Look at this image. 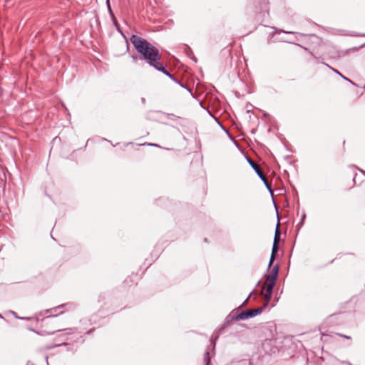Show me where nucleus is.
<instances>
[{"label": "nucleus", "instance_id": "nucleus-2", "mask_svg": "<svg viewBox=\"0 0 365 365\" xmlns=\"http://www.w3.org/2000/svg\"><path fill=\"white\" fill-rule=\"evenodd\" d=\"M273 271L274 272L272 274L267 276L262 290V294L264 296L266 302L265 306L269 303L271 299L272 290L277 276L278 268H274Z\"/></svg>", "mask_w": 365, "mask_h": 365}, {"label": "nucleus", "instance_id": "nucleus-11", "mask_svg": "<svg viewBox=\"0 0 365 365\" xmlns=\"http://www.w3.org/2000/svg\"><path fill=\"white\" fill-rule=\"evenodd\" d=\"M18 319H29V318H24V317H18Z\"/></svg>", "mask_w": 365, "mask_h": 365}, {"label": "nucleus", "instance_id": "nucleus-3", "mask_svg": "<svg viewBox=\"0 0 365 365\" xmlns=\"http://www.w3.org/2000/svg\"><path fill=\"white\" fill-rule=\"evenodd\" d=\"M53 322L47 319L43 320L40 331H36L33 329H29L30 331L38 335L45 336L53 334L55 332L60 331L61 329L56 326H53Z\"/></svg>", "mask_w": 365, "mask_h": 365}, {"label": "nucleus", "instance_id": "nucleus-10", "mask_svg": "<svg viewBox=\"0 0 365 365\" xmlns=\"http://www.w3.org/2000/svg\"><path fill=\"white\" fill-rule=\"evenodd\" d=\"M341 336H343V337H344V338H346V339H350V337H349V336H346V335H341Z\"/></svg>", "mask_w": 365, "mask_h": 365}, {"label": "nucleus", "instance_id": "nucleus-8", "mask_svg": "<svg viewBox=\"0 0 365 365\" xmlns=\"http://www.w3.org/2000/svg\"><path fill=\"white\" fill-rule=\"evenodd\" d=\"M259 178H260V179L263 181V182L264 183V185H266V187H267L269 190H270L269 186V184H268V182H267V178H266L265 175H263V176L259 177Z\"/></svg>", "mask_w": 365, "mask_h": 365}, {"label": "nucleus", "instance_id": "nucleus-14", "mask_svg": "<svg viewBox=\"0 0 365 365\" xmlns=\"http://www.w3.org/2000/svg\"><path fill=\"white\" fill-rule=\"evenodd\" d=\"M0 318H3L2 315L0 314Z\"/></svg>", "mask_w": 365, "mask_h": 365}, {"label": "nucleus", "instance_id": "nucleus-13", "mask_svg": "<svg viewBox=\"0 0 365 365\" xmlns=\"http://www.w3.org/2000/svg\"><path fill=\"white\" fill-rule=\"evenodd\" d=\"M246 159H247V160H251V158H248V157H246Z\"/></svg>", "mask_w": 365, "mask_h": 365}, {"label": "nucleus", "instance_id": "nucleus-6", "mask_svg": "<svg viewBox=\"0 0 365 365\" xmlns=\"http://www.w3.org/2000/svg\"><path fill=\"white\" fill-rule=\"evenodd\" d=\"M278 246H279V243H274L273 242L272 249V254H271V257H270V260H269V266H271V264H272L273 261L274 260L275 255H276V253L278 251Z\"/></svg>", "mask_w": 365, "mask_h": 365}, {"label": "nucleus", "instance_id": "nucleus-5", "mask_svg": "<svg viewBox=\"0 0 365 365\" xmlns=\"http://www.w3.org/2000/svg\"><path fill=\"white\" fill-rule=\"evenodd\" d=\"M248 163L252 167V168L255 170L256 173L257 174V175L259 177L263 176L264 174H263L261 168H259V165H257L256 163V161H248Z\"/></svg>", "mask_w": 365, "mask_h": 365}, {"label": "nucleus", "instance_id": "nucleus-7", "mask_svg": "<svg viewBox=\"0 0 365 365\" xmlns=\"http://www.w3.org/2000/svg\"><path fill=\"white\" fill-rule=\"evenodd\" d=\"M280 230L279 229V225H277V228L275 230L274 232V243H279L280 240Z\"/></svg>", "mask_w": 365, "mask_h": 365}, {"label": "nucleus", "instance_id": "nucleus-12", "mask_svg": "<svg viewBox=\"0 0 365 365\" xmlns=\"http://www.w3.org/2000/svg\"><path fill=\"white\" fill-rule=\"evenodd\" d=\"M248 299H249V298H247V299L245 301L244 304H246V303L247 302Z\"/></svg>", "mask_w": 365, "mask_h": 365}, {"label": "nucleus", "instance_id": "nucleus-1", "mask_svg": "<svg viewBox=\"0 0 365 365\" xmlns=\"http://www.w3.org/2000/svg\"><path fill=\"white\" fill-rule=\"evenodd\" d=\"M130 40L137 51L143 56V58L150 66L158 71H162L167 76H170V73L165 69L160 62L162 56L158 48L145 39L136 35H133Z\"/></svg>", "mask_w": 365, "mask_h": 365}, {"label": "nucleus", "instance_id": "nucleus-9", "mask_svg": "<svg viewBox=\"0 0 365 365\" xmlns=\"http://www.w3.org/2000/svg\"><path fill=\"white\" fill-rule=\"evenodd\" d=\"M205 361L206 365H208L209 362H210L209 353L208 352H206V354H205Z\"/></svg>", "mask_w": 365, "mask_h": 365}, {"label": "nucleus", "instance_id": "nucleus-4", "mask_svg": "<svg viewBox=\"0 0 365 365\" xmlns=\"http://www.w3.org/2000/svg\"><path fill=\"white\" fill-rule=\"evenodd\" d=\"M262 308H257L255 309H250L245 312H242L237 315L236 319L237 320H245L249 318L254 317L257 316V314H259L262 312Z\"/></svg>", "mask_w": 365, "mask_h": 365}]
</instances>
